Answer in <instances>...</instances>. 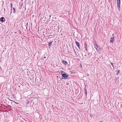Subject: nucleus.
<instances>
[{
  "label": "nucleus",
  "mask_w": 122,
  "mask_h": 122,
  "mask_svg": "<svg viewBox=\"0 0 122 122\" xmlns=\"http://www.w3.org/2000/svg\"><path fill=\"white\" fill-rule=\"evenodd\" d=\"M118 106H120L121 108H122V102H119L118 105Z\"/></svg>",
  "instance_id": "nucleus-6"
},
{
  "label": "nucleus",
  "mask_w": 122,
  "mask_h": 122,
  "mask_svg": "<svg viewBox=\"0 0 122 122\" xmlns=\"http://www.w3.org/2000/svg\"><path fill=\"white\" fill-rule=\"evenodd\" d=\"M43 58H46V57H45V56H44L43 57Z\"/></svg>",
  "instance_id": "nucleus-24"
},
{
  "label": "nucleus",
  "mask_w": 122,
  "mask_h": 122,
  "mask_svg": "<svg viewBox=\"0 0 122 122\" xmlns=\"http://www.w3.org/2000/svg\"><path fill=\"white\" fill-rule=\"evenodd\" d=\"M85 94H86V95H87V92H85Z\"/></svg>",
  "instance_id": "nucleus-20"
},
{
  "label": "nucleus",
  "mask_w": 122,
  "mask_h": 122,
  "mask_svg": "<svg viewBox=\"0 0 122 122\" xmlns=\"http://www.w3.org/2000/svg\"><path fill=\"white\" fill-rule=\"evenodd\" d=\"M102 121H100V122H102Z\"/></svg>",
  "instance_id": "nucleus-23"
},
{
  "label": "nucleus",
  "mask_w": 122,
  "mask_h": 122,
  "mask_svg": "<svg viewBox=\"0 0 122 122\" xmlns=\"http://www.w3.org/2000/svg\"><path fill=\"white\" fill-rule=\"evenodd\" d=\"M76 41V44L77 46L79 48H80V45L79 43L78 42H77V41Z\"/></svg>",
  "instance_id": "nucleus-8"
},
{
  "label": "nucleus",
  "mask_w": 122,
  "mask_h": 122,
  "mask_svg": "<svg viewBox=\"0 0 122 122\" xmlns=\"http://www.w3.org/2000/svg\"><path fill=\"white\" fill-rule=\"evenodd\" d=\"M90 116L91 117H92V116H91V114H90Z\"/></svg>",
  "instance_id": "nucleus-26"
},
{
  "label": "nucleus",
  "mask_w": 122,
  "mask_h": 122,
  "mask_svg": "<svg viewBox=\"0 0 122 122\" xmlns=\"http://www.w3.org/2000/svg\"><path fill=\"white\" fill-rule=\"evenodd\" d=\"M53 42V41H52L48 42V45H49V48H50L51 46L52 45V42Z\"/></svg>",
  "instance_id": "nucleus-5"
},
{
  "label": "nucleus",
  "mask_w": 122,
  "mask_h": 122,
  "mask_svg": "<svg viewBox=\"0 0 122 122\" xmlns=\"http://www.w3.org/2000/svg\"><path fill=\"white\" fill-rule=\"evenodd\" d=\"M117 2H120V0H117Z\"/></svg>",
  "instance_id": "nucleus-15"
},
{
  "label": "nucleus",
  "mask_w": 122,
  "mask_h": 122,
  "mask_svg": "<svg viewBox=\"0 0 122 122\" xmlns=\"http://www.w3.org/2000/svg\"><path fill=\"white\" fill-rule=\"evenodd\" d=\"M87 44L86 43H85V48L86 51H87Z\"/></svg>",
  "instance_id": "nucleus-9"
},
{
  "label": "nucleus",
  "mask_w": 122,
  "mask_h": 122,
  "mask_svg": "<svg viewBox=\"0 0 122 122\" xmlns=\"http://www.w3.org/2000/svg\"><path fill=\"white\" fill-rule=\"evenodd\" d=\"M61 72H64L62 71H61Z\"/></svg>",
  "instance_id": "nucleus-25"
},
{
  "label": "nucleus",
  "mask_w": 122,
  "mask_h": 122,
  "mask_svg": "<svg viewBox=\"0 0 122 122\" xmlns=\"http://www.w3.org/2000/svg\"><path fill=\"white\" fill-rule=\"evenodd\" d=\"M74 52H75V54H76V51H75V49L74 48ZM76 55H77V54H76Z\"/></svg>",
  "instance_id": "nucleus-16"
},
{
  "label": "nucleus",
  "mask_w": 122,
  "mask_h": 122,
  "mask_svg": "<svg viewBox=\"0 0 122 122\" xmlns=\"http://www.w3.org/2000/svg\"><path fill=\"white\" fill-rule=\"evenodd\" d=\"M13 13H15L16 11L14 7H13Z\"/></svg>",
  "instance_id": "nucleus-12"
},
{
  "label": "nucleus",
  "mask_w": 122,
  "mask_h": 122,
  "mask_svg": "<svg viewBox=\"0 0 122 122\" xmlns=\"http://www.w3.org/2000/svg\"><path fill=\"white\" fill-rule=\"evenodd\" d=\"M114 39L113 37H111L110 39V43H113L114 41Z\"/></svg>",
  "instance_id": "nucleus-4"
},
{
  "label": "nucleus",
  "mask_w": 122,
  "mask_h": 122,
  "mask_svg": "<svg viewBox=\"0 0 122 122\" xmlns=\"http://www.w3.org/2000/svg\"><path fill=\"white\" fill-rule=\"evenodd\" d=\"M117 8L120 11V2H117Z\"/></svg>",
  "instance_id": "nucleus-3"
},
{
  "label": "nucleus",
  "mask_w": 122,
  "mask_h": 122,
  "mask_svg": "<svg viewBox=\"0 0 122 122\" xmlns=\"http://www.w3.org/2000/svg\"><path fill=\"white\" fill-rule=\"evenodd\" d=\"M61 75L63 77V79H66V78H68V75H67L66 74L63 73Z\"/></svg>",
  "instance_id": "nucleus-1"
},
{
  "label": "nucleus",
  "mask_w": 122,
  "mask_h": 122,
  "mask_svg": "<svg viewBox=\"0 0 122 122\" xmlns=\"http://www.w3.org/2000/svg\"><path fill=\"white\" fill-rule=\"evenodd\" d=\"M5 18L3 17H1L0 19V21L1 22H4L5 21Z\"/></svg>",
  "instance_id": "nucleus-2"
},
{
  "label": "nucleus",
  "mask_w": 122,
  "mask_h": 122,
  "mask_svg": "<svg viewBox=\"0 0 122 122\" xmlns=\"http://www.w3.org/2000/svg\"><path fill=\"white\" fill-rule=\"evenodd\" d=\"M13 102H14L15 103H16V104H18V103H17V102H15V101H13Z\"/></svg>",
  "instance_id": "nucleus-19"
},
{
  "label": "nucleus",
  "mask_w": 122,
  "mask_h": 122,
  "mask_svg": "<svg viewBox=\"0 0 122 122\" xmlns=\"http://www.w3.org/2000/svg\"><path fill=\"white\" fill-rule=\"evenodd\" d=\"M94 46H95V48H96H96H97L98 47V46L97 45H95Z\"/></svg>",
  "instance_id": "nucleus-14"
},
{
  "label": "nucleus",
  "mask_w": 122,
  "mask_h": 122,
  "mask_svg": "<svg viewBox=\"0 0 122 122\" xmlns=\"http://www.w3.org/2000/svg\"><path fill=\"white\" fill-rule=\"evenodd\" d=\"M85 93L86 92H87V90L86 89V88H85Z\"/></svg>",
  "instance_id": "nucleus-17"
},
{
  "label": "nucleus",
  "mask_w": 122,
  "mask_h": 122,
  "mask_svg": "<svg viewBox=\"0 0 122 122\" xmlns=\"http://www.w3.org/2000/svg\"><path fill=\"white\" fill-rule=\"evenodd\" d=\"M96 49V50H97V51H99V49H98V48H97Z\"/></svg>",
  "instance_id": "nucleus-18"
},
{
  "label": "nucleus",
  "mask_w": 122,
  "mask_h": 122,
  "mask_svg": "<svg viewBox=\"0 0 122 122\" xmlns=\"http://www.w3.org/2000/svg\"><path fill=\"white\" fill-rule=\"evenodd\" d=\"M70 74H75V72L73 71V70L72 71H70Z\"/></svg>",
  "instance_id": "nucleus-10"
},
{
  "label": "nucleus",
  "mask_w": 122,
  "mask_h": 122,
  "mask_svg": "<svg viewBox=\"0 0 122 122\" xmlns=\"http://www.w3.org/2000/svg\"><path fill=\"white\" fill-rule=\"evenodd\" d=\"M8 99L10 100V101H13L12 100H11L9 98H8Z\"/></svg>",
  "instance_id": "nucleus-21"
},
{
  "label": "nucleus",
  "mask_w": 122,
  "mask_h": 122,
  "mask_svg": "<svg viewBox=\"0 0 122 122\" xmlns=\"http://www.w3.org/2000/svg\"><path fill=\"white\" fill-rule=\"evenodd\" d=\"M87 76H89V74H87Z\"/></svg>",
  "instance_id": "nucleus-22"
},
{
  "label": "nucleus",
  "mask_w": 122,
  "mask_h": 122,
  "mask_svg": "<svg viewBox=\"0 0 122 122\" xmlns=\"http://www.w3.org/2000/svg\"><path fill=\"white\" fill-rule=\"evenodd\" d=\"M110 64H111L112 65V66L113 67H114V66L113 65V63H112V62H111L110 63Z\"/></svg>",
  "instance_id": "nucleus-13"
},
{
  "label": "nucleus",
  "mask_w": 122,
  "mask_h": 122,
  "mask_svg": "<svg viewBox=\"0 0 122 122\" xmlns=\"http://www.w3.org/2000/svg\"><path fill=\"white\" fill-rule=\"evenodd\" d=\"M10 6L11 7V11L12 10V6H13V5L12 3H11L10 4Z\"/></svg>",
  "instance_id": "nucleus-11"
},
{
  "label": "nucleus",
  "mask_w": 122,
  "mask_h": 122,
  "mask_svg": "<svg viewBox=\"0 0 122 122\" xmlns=\"http://www.w3.org/2000/svg\"><path fill=\"white\" fill-rule=\"evenodd\" d=\"M62 63L64 64L65 65H67V62L66 61L64 60H62Z\"/></svg>",
  "instance_id": "nucleus-7"
}]
</instances>
